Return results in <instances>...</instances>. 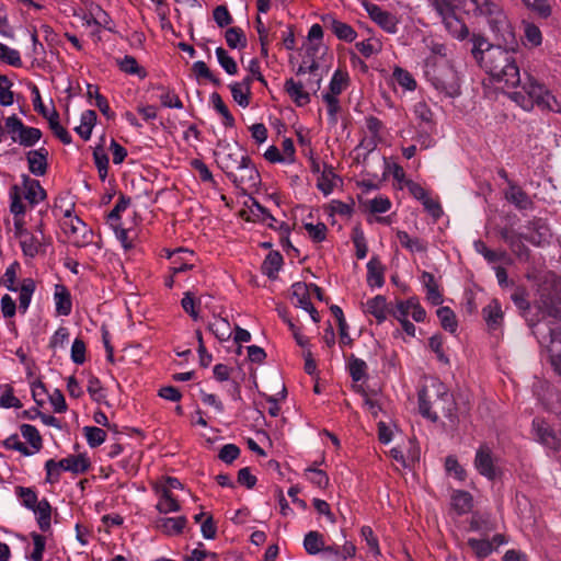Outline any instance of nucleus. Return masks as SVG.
<instances>
[{"label":"nucleus","instance_id":"1","mask_svg":"<svg viewBox=\"0 0 561 561\" xmlns=\"http://www.w3.org/2000/svg\"><path fill=\"white\" fill-rule=\"evenodd\" d=\"M493 33L502 39L505 48L502 45L490 44L481 35L473 34L471 38V54L479 66L496 82H504L512 88L519 87L520 90L512 92L510 98L524 111L530 112L537 106L541 111L561 113L560 103L543 83L527 72L522 77L516 61V37L507 43L501 34ZM513 34L515 35L514 32Z\"/></svg>","mask_w":561,"mask_h":561},{"label":"nucleus","instance_id":"2","mask_svg":"<svg viewBox=\"0 0 561 561\" xmlns=\"http://www.w3.org/2000/svg\"><path fill=\"white\" fill-rule=\"evenodd\" d=\"M423 73L426 81L440 95L456 99L461 94V76L450 60L427 57Z\"/></svg>","mask_w":561,"mask_h":561},{"label":"nucleus","instance_id":"3","mask_svg":"<svg viewBox=\"0 0 561 561\" xmlns=\"http://www.w3.org/2000/svg\"><path fill=\"white\" fill-rule=\"evenodd\" d=\"M419 411L423 417L436 422L439 413L451 419L456 412V403L446 385L434 380L419 391Z\"/></svg>","mask_w":561,"mask_h":561},{"label":"nucleus","instance_id":"4","mask_svg":"<svg viewBox=\"0 0 561 561\" xmlns=\"http://www.w3.org/2000/svg\"><path fill=\"white\" fill-rule=\"evenodd\" d=\"M533 434L535 440L548 450V455L561 463V428L559 434H557L548 422L543 419L535 417L533 420Z\"/></svg>","mask_w":561,"mask_h":561},{"label":"nucleus","instance_id":"5","mask_svg":"<svg viewBox=\"0 0 561 561\" xmlns=\"http://www.w3.org/2000/svg\"><path fill=\"white\" fill-rule=\"evenodd\" d=\"M5 129L13 142L22 147H34L43 136L39 128L25 125L15 114L5 118Z\"/></svg>","mask_w":561,"mask_h":561},{"label":"nucleus","instance_id":"6","mask_svg":"<svg viewBox=\"0 0 561 561\" xmlns=\"http://www.w3.org/2000/svg\"><path fill=\"white\" fill-rule=\"evenodd\" d=\"M432 7L442 18L448 32L458 39H465L469 35L467 25L455 14L456 5L451 0H430Z\"/></svg>","mask_w":561,"mask_h":561},{"label":"nucleus","instance_id":"7","mask_svg":"<svg viewBox=\"0 0 561 561\" xmlns=\"http://www.w3.org/2000/svg\"><path fill=\"white\" fill-rule=\"evenodd\" d=\"M222 148L220 151H215L217 165L225 172L230 181H236V171L240 169L241 163L249 161V156L232 151L230 144L219 142Z\"/></svg>","mask_w":561,"mask_h":561},{"label":"nucleus","instance_id":"8","mask_svg":"<svg viewBox=\"0 0 561 561\" xmlns=\"http://www.w3.org/2000/svg\"><path fill=\"white\" fill-rule=\"evenodd\" d=\"M524 229L526 231L520 232V237L531 245L542 248L550 243L552 233L546 219L534 217L527 221Z\"/></svg>","mask_w":561,"mask_h":561},{"label":"nucleus","instance_id":"9","mask_svg":"<svg viewBox=\"0 0 561 561\" xmlns=\"http://www.w3.org/2000/svg\"><path fill=\"white\" fill-rule=\"evenodd\" d=\"M473 463L477 471L490 481H494L502 474V471L495 465V459L488 446H481L477 450Z\"/></svg>","mask_w":561,"mask_h":561},{"label":"nucleus","instance_id":"10","mask_svg":"<svg viewBox=\"0 0 561 561\" xmlns=\"http://www.w3.org/2000/svg\"><path fill=\"white\" fill-rule=\"evenodd\" d=\"M543 311L550 320L547 323V334L540 331V329L535 327L533 330V334L537 337L540 345L546 344L550 340V328L556 322H561V299L560 298H547L542 300Z\"/></svg>","mask_w":561,"mask_h":561},{"label":"nucleus","instance_id":"11","mask_svg":"<svg viewBox=\"0 0 561 561\" xmlns=\"http://www.w3.org/2000/svg\"><path fill=\"white\" fill-rule=\"evenodd\" d=\"M44 232L42 225H38L35 232L24 233V237L19 240L22 253L27 259H34L41 253H45Z\"/></svg>","mask_w":561,"mask_h":561},{"label":"nucleus","instance_id":"12","mask_svg":"<svg viewBox=\"0 0 561 561\" xmlns=\"http://www.w3.org/2000/svg\"><path fill=\"white\" fill-rule=\"evenodd\" d=\"M548 348L550 364L553 370L561 377V322H556L550 328V340L543 344Z\"/></svg>","mask_w":561,"mask_h":561},{"label":"nucleus","instance_id":"13","mask_svg":"<svg viewBox=\"0 0 561 561\" xmlns=\"http://www.w3.org/2000/svg\"><path fill=\"white\" fill-rule=\"evenodd\" d=\"M365 9L369 18L383 31L390 34L397 33L398 22L392 13L383 10L381 7L375 3H365Z\"/></svg>","mask_w":561,"mask_h":561},{"label":"nucleus","instance_id":"14","mask_svg":"<svg viewBox=\"0 0 561 561\" xmlns=\"http://www.w3.org/2000/svg\"><path fill=\"white\" fill-rule=\"evenodd\" d=\"M500 238L507 243L512 252L520 260L528 261L530 257V250L524 243V239L520 237V233H514L512 230L507 228H502L500 230Z\"/></svg>","mask_w":561,"mask_h":561},{"label":"nucleus","instance_id":"15","mask_svg":"<svg viewBox=\"0 0 561 561\" xmlns=\"http://www.w3.org/2000/svg\"><path fill=\"white\" fill-rule=\"evenodd\" d=\"M322 22L341 41L351 43L357 36L356 31L350 24L335 19L331 14L322 16Z\"/></svg>","mask_w":561,"mask_h":561},{"label":"nucleus","instance_id":"16","mask_svg":"<svg viewBox=\"0 0 561 561\" xmlns=\"http://www.w3.org/2000/svg\"><path fill=\"white\" fill-rule=\"evenodd\" d=\"M48 156L49 152L45 147L26 152V161L28 170L36 176H43L48 170Z\"/></svg>","mask_w":561,"mask_h":561},{"label":"nucleus","instance_id":"17","mask_svg":"<svg viewBox=\"0 0 561 561\" xmlns=\"http://www.w3.org/2000/svg\"><path fill=\"white\" fill-rule=\"evenodd\" d=\"M62 471L73 474H83L91 468V461L85 454L69 455L57 461Z\"/></svg>","mask_w":561,"mask_h":561},{"label":"nucleus","instance_id":"18","mask_svg":"<svg viewBox=\"0 0 561 561\" xmlns=\"http://www.w3.org/2000/svg\"><path fill=\"white\" fill-rule=\"evenodd\" d=\"M497 525L495 519L490 513L476 512L472 514L469 522V530L480 534L482 537L489 535L496 529Z\"/></svg>","mask_w":561,"mask_h":561},{"label":"nucleus","instance_id":"19","mask_svg":"<svg viewBox=\"0 0 561 561\" xmlns=\"http://www.w3.org/2000/svg\"><path fill=\"white\" fill-rule=\"evenodd\" d=\"M505 198L518 210H531L535 206L528 194L514 182H508V187L505 191Z\"/></svg>","mask_w":561,"mask_h":561},{"label":"nucleus","instance_id":"20","mask_svg":"<svg viewBox=\"0 0 561 561\" xmlns=\"http://www.w3.org/2000/svg\"><path fill=\"white\" fill-rule=\"evenodd\" d=\"M194 252L186 248H178L169 253V260L171 262L170 272L176 275L182 272H186L193 268V264L190 263V257H193Z\"/></svg>","mask_w":561,"mask_h":561},{"label":"nucleus","instance_id":"21","mask_svg":"<svg viewBox=\"0 0 561 561\" xmlns=\"http://www.w3.org/2000/svg\"><path fill=\"white\" fill-rule=\"evenodd\" d=\"M240 217L245 221L264 224L267 220L276 221V218L270 210L260 204L255 198H251V205L247 209L240 210Z\"/></svg>","mask_w":561,"mask_h":561},{"label":"nucleus","instance_id":"22","mask_svg":"<svg viewBox=\"0 0 561 561\" xmlns=\"http://www.w3.org/2000/svg\"><path fill=\"white\" fill-rule=\"evenodd\" d=\"M187 525L185 516L179 517H159L154 522V527L168 536L181 535Z\"/></svg>","mask_w":561,"mask_h":561},{"label":"nucleus","instance_id":"23","mask_svg":"<svg viewBox=\"0 0 561 561\" xmlns=\"http://www.w3.org/2000/svg\"><path fill=\"white\" fill-rule=\"evenodd\" d=\"M24 186V198L31 205H36L46 197V191L43 188L38 180L30 178L27 174L22 175Z\"/></svg>","mask_w":561,"mask_h":561},{"label":"nucleus","instance_id":"24","mask_svg":"<svg viewBox=\"0 0 561 561\" xmlns=\"http://www.w3.org/2000/svg\"><path fill=\"white\" fill-rule=\"evenodd\" d=\"M284 89L297 106L301 107L310 103V94L304 90V84L300 81L289 78L285 81Z\"/></svg>","mask_w":561,"mask_h":561},{"label":"nucleus","instance_id":"25","mask_svg":"<svg viewBox=\"0 0 561 561\" xmlns=\"http://www.w3.org/2000/svg\"><path fill=\"white\" fill-rule=\"evenodd\" d=\"M31 511L35 514L38 528L43 533L51 531V505L48 500L42 499Z\"/></svg>","mask_w":561,"mask_h":561},{"label":"nucleus","instance_id":"26","mask_svg":"<svg viewBox=\"0 0 561 561\" xmlns=\"http://www.w3.org/2000/svg\"><path fill=\"white\" fill-rule=\"evenodd\" d=\"M367 284L370 287H382L385 284V266L379 257L374 255L368 261L367 265Z\"/></svg>","mask_w":561,"mask_h":561},{"label":"nucleus","instance_id":"27","mask_svg":"<svg viewBox=\"0 0 561 561\" xmlns=\"http://www.w3.org/2000/svg\"><path fill=\"white\" fill-rule=\"evenodd\" d=\"M237 171H240V175L236 174V181H231L236 186H240L242 184L254 186L261 181L260 173L250 158L249 161L241 163L240 169Z\"/></svg>","mask_w":561,"mask_h":561},{"label":"nucleus","instance_id":"28","mask_svg":"<svg viewBox=\"0 0 561 561\" xmlns=\"http://www.w3.org/2000/svg\"><path fill=\"white\" fill-rule=\"evenodd\" d=\"M54 300L56 312L59 316H69L72 309V300L69 289L61 284L55 286Z\"/></svg>","mask_w":561,"mask_h":561},{"label":"nucleus","instance_id":"29","mask_svg":"<svg viewBox=\"0 0 561 561\" xmlns=\"http://www.w3.org/2000/svg\"><path fill=\"white\" fill-rule=\"evenodd\" d=\"M482 316L490 330L499 329L504 318L499 300L492 299L491 302L482 309Z\"/></svg>","mask_w":561,"mask_h":561},{"label":"nucleus","instance_id":"30","mask_svg":"<svg viewBox=\"0 0 561 561\" xmlns=\"http://www.w3.org/2000/svg\"><path fill=\"white\" fill-rule=\"evenodd\" d=\"M283 263L282 254L278 251H271L262 263V273L270 279H276Z\"/></svg>","mask_w":561,"mask_h":561},{"label":"nucleus","instance_id":"31","mask_svg":"<svg viewBox=\"0 0 561 561\" xmlns=\"http://www.w3.org/2000/svg\"><path fill=\"white\" fill-rule=\"evenodd\" d=\"M346 360V368L353 381H362L367 377V364L362 358L356 357L354 354L344 355Z\"/></svg>","mask_w":561,"mask_h":561},{"label":"nucleus","instance_id":"32","mask_svg":"<svg viewBox=\"0 0 561 561\" xmlns=\"http://www.w3.org/2000/svg\"><path fill=\"white\" fill-rule=\"evenodd\" d=\"M421 280L426 288V297L428 301L434 306L440 305L443 302V295L439 293L434 275L424 271L421 275Z\"/></svg>","mask_w":561,"mask_h":561},{"label":"nucleus","instance_id":"33","mask_svg":"<svg viewBox=\"0 0 561 561\" xmlns=\"http://www.w3.org/2000/svg\"><path fill=\"white\" fill-rule=\"evenodd\" d=\"M304 548L310 556H314L320 552L323 553L324 549L327 548L324 543V536L317 530L307 533L304 538Z\"/></svg>","mask_w":561,"mask_h":561},{"label":"nucleus","instance_id":"34","mask_svg":"<svg viewBox=\"0 0 561 561\" xmlns=\"http://www.w3.org/2000/svg\"><path fill=\"white\" fill-rule=\"evenodd\" d=\"M402 248L411 253H424L427 250V242L420 238H411L407 231L398 230L396 233Z\"/></svg>","mask_w":561,"mask_h":561},{"label":"nucleus","instance_id":"35","mask_svg":"<svg viewBox=\"0 0 561 561\" xmlns=\"http://www.w3.org/2000/svg\"><path fill=\"white\" fill-rule=\"evenodd\" d=\"M156 508L160 514H169L179 512L181 510V505L169 489H161L160 499Z\"/></svg>","mask_w":561,"mask_h":561},{"label":"nucleus","instance_id":"36","mask_svg":"<svg viewBox=\"0 0 561 561\" xmlns=\"http://www.w3.org/2000/svg\"><path fill=\"white\" fill-rule=\"evenodd\" d=\"M512 301L516 306V308L520 311L522 316L525 318L526 322L530 328L537 327V322L528 317V312L530 310V304L527 299V294L524 289L515 290L511 296Z\"/></svg>","mask_w":561,"mask_h":561},{"label":"nucleus","instance_id":"37","mask_svg":"<svg viewBox=\"0 0 561 561\" xmlns=\"http://www.w3.org/2000/svg\"><path fill=\"white\" fill-rule=\"evenodd\" d=\"M367 312L375 317L380 324L387 319L388 308L386 297L377 295L367 301Z\"/></svg>","mask_w":561,"mask_h":561},{"label":"nucleus","instance_id":"38","mask_svg":"<svg viewBox=\"0 0 561 561\" xmlns=\"http://www.w3.org/2000/svg\"><path fill=\"white\" fill-rule=\"evenodd\" d=\"M467 545L478 559H485L495 550L493 542H490L488 537L482 539L469 538Z\"/></svg>","mask_w":561,"mask_h":561},{"label":"nucleus","instance_id":"39","mask_svg":"<svg viewBox=\"0 0 561 561\" xmlns=\"http://www.w3.org/2000/svg\"><path fill=\"white\" fill-rule=\"evenodd\" d=\"M36 285L33 278H24L21 283L19 295V309L25 313L30 307L32 296L35 291Z\"/></svg>","mask_w":561,"mask_h":561},{"label":"nucleus","instance_id":"40","mask_svg":"<svg viewBox=\"0 0 561 561\" xmlns=\"http://www.w3.org/2000/svg\"><path fill=\"white\" fill-rule=\"evenodd\" d=\"M49 124V128L51 129L53 134L64 144V145H70L72 142V137L69 134V131L62 127L59 123V113L56 111V108H53L50 112V115L46 118Z\"/></svg>","mask_w":561,"mask_h":561},{"label":"nucleus","instance_id":"41","mask_svg":"<svg viewBox=\"0 0 561 561\" xmlns=\"http://www.w3.org/2000/svg\"><path fill=\"white\" fill-rule=\"evenodd\" d=\"M451 505L457 514L468 513L472 507V496L469 492L457 490L451 495Z\"/></svg>","mask_w":561,"mask_h":561},{"label":"nucleus","instance_id":"42","mask_svg":"<svg viewBox=\"0 0 561 561\" xmlns=\"http://www.w3.org/2000/svg\"><path fill=\"white\" fill-rule=\"evenodd\" d=\"M88 25H98L110 32H113V21L110 14L104 11L100 5H96L90 11V18L87 20Z\"/></svg>","mask_w":561,"mask_h":561},{"label":"nucleus","instance_id":"43","mask_svg":"<svg viewBox=\"0 0 561 561\" xmlns=\"http://www.w3.org/2000/svg\"><path fill=\"white\" fill-rule=\"evenodd\" d=\"M293 298H296V307L301 309L311 308L310 291L308 284L296 282L291 285Z\"/></svg>","mask_w":561,"mask_h":561},{"label":"nucleus","instance_id":"44","mask_svg":"<svg viewBox=\"0 0 561 561\" xmlns=\"http://www.w3.org/2000/svg\"><path fill=\"white\" fill-rule=\"evenodd\" d=\"M14 493L20 500L21 504L30 511L34 508L35 505L39 502L37 492L34 488L18 485L14 489Z\"/></svg>","mask_w":561,"mask_h":561},{"label":"nucleus","instance_id":"45","mask_svg":"<svg viewBox=\"0 0 561 561\" xmlns=\"http://www.w3.org/2000/svg\"><path fill=\"white\" fill-rule=\"evenodd\" d=\"M351 239L356 250L355 255L357 260L365 259L368 253V247L365 233L359 225L353 228Z\"/></svg>","mask_w":561,"mask_h":561},{"label":"nucleus","instance_id":"46","mask_svg":"<svg viewBox=\"0 0 561 561\" xmlns=\"http://www.w3.org/2000/svg\"><path fill=\"white\" fill-rule=\"evenodd\" d=\"M442 328L449 332L455 333L458 328V322L455 312L449 307H439L436 311Z\"/></svg>","mask_w":561,"mask_h":561},{"label":"nucleus","instance_id":"47","mask_svg":"<svg viewBox=\"0 0 561 561\" xmlns=\"http://www.w3.org/2000/svg\"><path fill=\"white\" fill-rule=\"evenodd\" d=\"M22 436L27 440V443L33 448L32 451L37 453L43 447L42 436L38 430L31 424H22L20 427Z\"/></svg>","mask_w":561,"mask_h":561},{"label":"nucleus","instance_id":"48","mask_svg":"<svg viewBox=\"0 0 561 561\" xmlns=\"http://www.w3.org/2000/svg\"><path fill=\"white\" fill-rule=\"evenodd\" d=\"M210 101L213 103L214 108L222 116V124L226 127L234 126V117L230 113L228 106L222 101L221 96L217 92H213L210 95Z\"/></svg>","mask_w":561,"mask_h":561},{"label":"nucleus","instance_id":"49","mask_svg":"<svg viewBox=\"0 0 561 561\" xmlns=\"http://www.w3.org/2000/svg\"><path fill=\"white\" fill-rule=\"evenodd\" d=\"M129 204L130 197L121 194L114 208L107 215L106 221L111 227H117V224H121L122 213H124L127 209Z\"/></svg>","mask_w":561,"mask_h":561},{"label":"nucleus","instance_id":"50","mask_svg":"<svg viewBox=\"0 0 561 561\" xmlns=\"http://www.w3.org/2000/svg\"><path fill=\"white\" fill-rule=\"evenodd\" d=\"M435 131L436 126H419L414 140L420 145L421 149H430L436 144L433 137Z\"/></svg>","mask_w":561,"mask_h":561},{"label":"nucleus","instance_id":"51","mask_svg":"<svg viewBox=\"0 0 561 561\" xmlns=\"http://www.w3.org/2000/svg\"><path fill=\"white\" fill-rule=\"evenodd\" d=\"M227 45L232 48H244L247 46V37L242 28L238 26L229 27L225 33Z\"/></svg>","mask_w":561,"mask_h":561},{"label":"nucleus","instance_id":"52","mask_svg":"<svg viewBox=\"0 0 561 561\" xmlns=\"http://www.w3.org/2000/svg\"><path fill=\"white\" fill-rule=\"evenodd\" d=\"M20 268L21 265L18 261L12 262L1 276L0 285L4 286L9 291H18L19 288L15 286V282Z\"/></svg>","mask_w":561,"mask_h":561},{"label":"nucleus","instance_id":"53","mask_svg":"<svg viewBox=\"0 0 561 561\" xmlns=\"http://www.w3.org/2000/svg\"><path fill=\"white\" fill-rule=\"evenodd\" d=\"M93 161L98 169L99 176L104 181L108 173V156L103 149V145L96 146L93 151Z\"/></svg>","mask_w":561,"mask_h":561},{"label":"nucleus","instance_id":"54","mask_svg":"<svg viewBox=\"0 0 561 561\" xmlns=\"http://www.w3.org/2000/svg\"><path fill=\"white\" fill-rule=\"evenodd\" d=\"M347 81V72H344L340 69L335 70L329 84V92H327L325 94H332L334 96L340 95L346 88Z\"/></svg>","mask_w":561,"mask_h":561},{"label":"nucleus","instance_id":"55","mask_svg":"<svg viewBox=\"0 0 561 561\" xmlns=\"http://www.w3.org/2000/svg\"><path fill=\"white\" fill-rule=\"evenodd\" d=\"M119 69L128 75H137L140 78H145L147 72L140 67L135 57L126 55L123 59L117 61Z\"/></svg>","mask_w":561,"mask_h":561},{"label":"nucleus","instance_id":"56","mask_svg":"<svg viewBox=\"0 0 561 561\" xmlns=\"http://www.w3.org/2000/svg\"><path fill=\"white\" fill-rule=\"evenodd\" d=\"M0 61L15 68L22 67L20 51L2 43H0Z\"/></svg>","mask_w":561,"mask_h":561},{"label":"nucleus","instance_id":"57","mask_svg":"<svg viewBox=\"0 0 561 561\" xmlns=\"http://www.w3.org/2000/svg\"><path fill=\"white\" fill-rule=\"evenodd\" d=\"M10 211L13 214V217L24 216L25 214V205L22 201L23 196L21 194V190L18 185H13L10 188Z\"/></svg>","mask_w":561,"mask_h":561},{"label":"nucleus","instance_id":"58","mask_svg":"<svg viewBox=\"0 0 561 561\" xmlns=\"http://www.w3.org/2000/svg\"><path fill=\"white\" fill-rule=\"evenodd\" d=\"M83 433H84L87 443L91 448L99 447L106 439V432L96 426H84Z\"/></svg>","mask_w":561,"mask_h":561},{"label":"nucleus","instance_id":"59","mask_svg":"<svg viewBox=\"0 0 561 561\" xmlns=\"http://www.w3.org/2000/svg\"><path fill=\"white\" fill-rule=\"evenodd\" d=\"M360 536L365 540L369 553L374 558L381 556L378 538L375 536L374 530L370 526H363L360 528Z\"/></svg>","mask_w":561,"mask_h":561},{"label":"nucleus","instance_id":"60","mask_svg":"<svg viewBox=\"0 0 561 561\" xmlns=\"http://www.w3.org/2000/svg\"><path fill=\"white\" fill-rule=\"evenodd\" d=\"M215 53L219 65L228 75L234 76L238 73V65L236 60L229 56L224 47H217Z\"/></svg>","mask_w":561,"mask_h":561},{"label":"nucleus","instance_id":"61","mask_svg":"<svg viewBox=\"0 0 561 561\" xmlns=\"http://www.w3.org/2000/svg\"><path fill=\"white\" fill-rule=\"evenodd\" d=\"M30 536L34 545L33 551L28 557L30 561H43L44 552L46 549V536L36 531H32Z\"/></svg>","mask_w":561,"mask_h":561},{"label":"nucleus","instance_id":"62","mask_svg":"<svg viewBox=\"0 0 561 561\" xmlns=\"http://www.w3.org/2000/svg\"><path fill=\"white\" fill-rule=\"evenodd\" d=\"M181 306L183 310L192 317L193 320H197L199 318L198 308L201 306V300L196 299L192 291L184 293L181 300Z\"/></svg>","mask_w":561,"mask_h":561},{"label":"nucleus","instance_id":"63","mask_svg":"<svg viewBox=\"0 0 561 561\" xmlns=\"http://www.w3.org/2000/svg\"><path fill=\"white\" fill-rule=\"evenodd\" d=\"M393 79L396 82L401 85L402 88L413 91L416 88V81L412 77V75L400 67H396L393 70Z\"/></svg>","mask_w":561,"mask_h":561},{"label":"nucleus","instance_id":"64","mask_svg":"<svg viewBox=\"0 0 561 561\" xmlns=\"http://www.w3.org/2000/svg\"><path fill=\"white\" fill-rule=\"evenodd\" d=\"M209 331L220 341L230 339V324L226 319H218L208 325Z\"/></svg>","mask_w":561,"mask_h":561}]
</instances>
